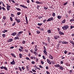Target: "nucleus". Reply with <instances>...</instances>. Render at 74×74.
Returning <instances> with one entry per match:
<instances>
[{"instance_id": "obj_16", "label": "nucleus", "mask_w": 74, "mask_h": 74, "mask_svg": "<svg viewBox=\"0 0 74 74\" xmlns=\"http://www.w3.org/2000/svg\"><path fill=\"white\" fill-rule=\"evenodd\" d=\"M35 3L37 4H42V2H39L38 1H36L35 2Z\"/></svg>"}, {"instance_id": "obj_43", "label": "nucleus", "mask_w": 74, "mask_h": 74, "mask_svg": "<svg viewBox=\"0 0 74 74\" xmlns=\"http://www.w3.org/2000/svg\"><path fill=\"white\" fill-rule=\"evenodd\" d=\"M26 59H27V60H30V58H29L28 57H26Z\"/></svg>"}, {"instance_id": "obj_52", "label": "nucleus", "mask_w": 74, "mask_h": 74, "mask_svg": "<svg viewBox=\"0 0 74 74\" xmlns=\"http://www.w3.org/2000/svg\"><path fill=\"white\" fill-rule=\"evenodd\" d=\"M68 3V2H66L64 3V5H66Z\"/></svg>"}, {"instance_id": "obj_60", "label": "nucleus", "mask_w": 74, "mask_h": 74, "mask_svg": "<svg viewBox=\"0 0 74 74\" xmlns=\"http://www.w3.org/2000/svg\"><path fill=\"white\" fill-rule=\"evenodd\" d=\"M32 64H35V62H34V61H32Z\"/></svg>"}, {"instance_id": "obj_34", "label": "nucleus", "mask_w": 74, "mask_h": 74, "mask_svg": "<svg viewBox=\"0 0 74 74\" xmlns=\"http://www.w3.org/2000/svg\"><path fill=\"white\" fill-rule=\"evenodd\" d=\"M2 10H3L4 11H6V9H5V8H4V7H2Z\"/></svg>"}, {"instance_id": "obj_12", "label": "nucleus", "mask_w": 74, "mask_h": 74, "mask_svg": "<svg viewBox=\"0 0 74 74\" xmlns=\"http://www.w3.org/2000/svg\"><path fill=\"white\" fill-rule=\"evenodd\" d=\"M50 39H51V38L48 37L47 39V41L50 44L51 43V41H50Z\"/></svg>"}, {"instance_id": "obj_41", "label": "nucleus", "mask_w": 74, "mask_h": 74, "mask_svg": "<svg viewBox=\"0 0 74 74\" xmlns=\"http://www.w3.org/2000/svg\"><path fill=\"white\" fill-rule=\"evenodd\" d=\"M10 20L11 22L13 21V19H12V18L11 17H10Z\"/></svg>"}, {"instance_id": "obj_4", "label": "nucleus", "mask_w": 74, "mask_h": 74, "mask_svg": "<svg viewBox=\"0 0 74 74\" xmlns=\"http://www.w3.org/2000/svg\"><path fill=\"white\" fill-rule=\"evenodd\" d=\"M49 59H53V57L52 55H51V54H49Z\"/></svg>"}, {"instance_id": "obj_2", "label": "nucleus", "mask_w": 74, "mask_h": 74, "mask_svg": "<svg viewBox=\"0 0 74 74\" xmlns=\"http://www.w3.org/2000/svg\"><path fill=\"white\" fill-rule=\"evenodd\" d=\"M53 21V17L51 18H50L47 20V22H49V21Z\"/></svg>"}, {"instance_id": "obj_36", "label": "nucleus", "mask_w": 74, "mask_h": 74, "mask_svg": "<svg viewBox=\"0 0 74 74\" xmlns=\"http://www.w3.org/2000/svg\"><path fill=\"white\" fill-rule=\"evenodd\" d=\"M37 50H38V49L37 48H35L34 49V51H36V52H37Z\"/></svg>"}, {"instance_id": "obj_63", "label": "nucleus", "mask_w": 74, "mask_h": 74, "mask_svg": "<svg viewBox=\"0 0 74 74\" xmlns=\"http://www.w3.org/2000/svg\"><path fill=\"white\" fill-rule=\"evenodd\" d=\"M39 66L40 68H42H42H43V67L41 65H40Z\"/></svg>"}, {"instance_id": "obj_10", "label": "nucleus", "mask_w": 74, "mask_h": 74, "mask_svg": "<svg viewBox=\"0 0 74 74\" xmlns=\"http://www.w3.org/2000/svg\"><path fill=\"white\" fill-rule=\"evenodd\" d=\"M47 62L49 64H51V62L50 61V60H49V59H47Z\"/></svg>"}, {"instance_id": "obj_25", "label": "nucleus", "mask_w": 74, "mask_h": 74, "mask_svg": "<svg viewBox=\"0 0 74 74\" xmlns=\"http://www.w3.org/2000/svg\"><path fill=\"white\" fill-rule=\"evenodd\" d=\"M52 15L54 17V16H55L56 15V14H55V13L53 12Z\"/></svg>"}, {"instance_id": "obj_20", "label": "nucleus", "mask_w": 74, "mask_h": 74, "mask_svg": "<svg viewBox=\"0 0 74 74\" xmlns=\"http://www.w3.org/2000/svg\"><path fill=\"white\" fill-rule=\"evenodd\" d=\"M57 18H58V19H60L62 18V16H57Z\"/></svg>"}, {"instance_id": "obj_14", "label": "nucleus", "mask_w": 74, "mask_h": 74, "mask_svg": "<svg viewBox=\"0 0 74 74\" xmlns=\"http://www.w3.org/2000/svg\"><path fill=\"white\" fill-rule=\"evenodd\" d=\"M43 52L46 56H48V54H47V50H44L43 51Z\"/></svg>"}, {"instance_id": "obj_38", "label": "nucleus", "mask_w": 74, "mask_h": 74, "mask_svg": "<svg viewBox=\"0 0 74 74\" xmlns=\"http://www.w3.org/2000/svg\"><path fill=\"white\" fill-rule=\"evenodd\" d=\"M30 52H31V53H34V50H33L32 49H31L30 51Z\"/></svg>"}, {"instance_id": "obj_3", "label": "nucleus", "mask_w": 74, "mask_h": 74, "mask_svg": "<svg viewBox=\"0 0 74 74\" xmlns=\"http://www.w3.org/2000/svg\"><path fill=\"white\" fill-rule=\"evenodd\" d=\"M54 38L55 40H57L58 38H60V36H54Z\"/></svg>"}, {"instance_id": "obj_56", "label": "nucleus", "mask_w": 74, "mask_h": 74, "mask_svg": "<svg viewBox=\"0 0 74 74\" xmlns=\"http://www.w3.org/2000/svg\"><path fill=\"white\" fill-rule=\"evenodd\" d=\"M44 9H45V10H47V9H48V7H45L44 8Z\"/></svg>"}, {"instance_id": "obj_47", "label": "nucleus", "mask_w": 74, "mask_h": 74, "mask_svg": "<svg viewBox=\"0 0 74 74\" xmlns=\"http://www.w3.org/2000/svg\"><path fill=\"white\" fill-rule=\"evenodd\" d=\"M25 19H26V21H28L27 20V16H26V15H25Z\"/></svg>"}, {"instance_id": "obj_8", "label": "nucleus", "mask_w": 74, "mask_h": 74, "mask_svg": "<svg viewBox=\"0 0 74 74\" xmlns=\"http://www.w3.org/2000/svg\"><path fill=\"white\" fill-rule=\"evenodd\" d=\"M11 7V6L10 5H8L7 6L6 8L7 9V11H9L10 10V8Z\"/></svg>"}, {"instance_id": "obj_24", "label": "nucleus", "mask_w": 74, "mask_h": 74, "mask_svg": "<svg viewBox=\"0 0 74 74\" xmlns=\"http://www.w3.org/2000/svg\"><path fill=\"white\" fill-rule=\"evenodd\" d=\"M65 22H66V20L65 19H64V20H63L62 21V23H64Z\"/></svg>"}, {"instance_id": "obj_64", "label": "nucleus", "mask_w": 74, "mask_h": 74, "mask_svg": "<svg viewBox=\"0 0 74 74\" xmlns=\"http://www.w3.org/2000/svg\"><path fill=\"white\" fill-rule=\"evenodd\" d=\"M46 73L47 74H50V73L49 71H46Z\"/></svg>"}, {"instance_id": "obj_13", "label": "nucleus", "mask_w": 74, "mask_h": 74, "mask_svg": "<svg viewBox=\"0 0 74 74\" xmlns=\"http://www.w3.org/2000/svg\"><path fill=\"white\" fill-rule=\"evenodd\" d=\"M59 34L60 35H64V34L61 31H59Z\"/></svg>"}, {"instance_id": "obj_5", "label": "nucleus", "mask_w": 74, "mask_h": 74, "mask_svg": "<svg viewBox=\"0 0 74 74\" xmlns=\"http://www.w3.org/2000/svg\"><path fill=\"white\" fill-rule=\"evenodd\" d=\"M13 60L12 61L10 62V64L13 65L15 64V61H14V59H13Z\"/></svg>"}, {"instance_id": "obj_51", "label": "nucleus", "mask_w": 74, "mask_h": 74, "mask_svg": "<svg viewBox=\"0 0 74 74\" xmlns=\"http://www.w3.org/2000/svg\"><path fill=\"white\" fill-rule=\"evenodd\" d=\"M72 70H70V71L69 72V74H72Z\"/></svg>"}, {"instance_id": "obj_32", "label": "nucleus", "mask_w": 74, "mask_h": 74, "mask_svg": "<svg viewBox=\"0 0 74 74\" xmlns=\"http://www.w3.org/2000/svg\"><path fill=\"white\" fill-rule=\"evenodd\" d=\"M42 58L43 59H44V60H45L46 59V58L44 56H42Z\"/></svg>"}, {"instance_id": "obj_55", "label": "nucleus", "mask_w": 74, "mask_h": 74, "mask_svg": "<svg viewBox=\"0 0 74 74\" xmlns=\"http://www.w3.org/2000/svg\"><path fill=\"white\" fill-rule=\"evenodd\" d=\"M11 16L12 17H14V16H15V15H14L13 14H11Z\"/></svg>"}, {"instance_id": "obj_45", "label": "nucleus", "mask_w": 74, "mask_h": 74, "mask_svg": "<svg viewBox=\"0 0 74 74\" xmlns=\"http://www.w3.org/2000/svg\"><path fill=\"white\" fill-rule=\"evenodd\" d=\"M43 48L44 50V51H47V49H46V47H45L44 46Z\"/></svg>"}, {"instance_id": "obj_31", "label": "nucleus", "mask_w": 74, "mask_h": 74, "mask_svg": "<svg viewBox=\"0 0 74 74\" xmlns=\"http://www.w3.org/2000/svg\"><path fill=\"white\" fill-rule=\"evenodd\" d=\"M16 36H17L18 37H19V36H21V35L19 33V32L18 33H17L16 35Z\"/></svg>"}, {"instance_id": "obj_33", "label": "nucleus", "mask_w": 74, "mask_h": 74, "mask_svg": "<svg viewBox=\"0 0 74 74\" xmlns=\"http://www.w3.org/2000/svg\"><path fill=\"white\" fill-rule=\"evenodd\" d=\"M40 31H44V29H43V28H40Z\"/></svg>"}, {"instance_id": "obj_6", "label": "nucleus", "mask_w": 74, "mask_h": 74, "mask_svg": "<svg viewBox=\"0 0 74 74\" xmlns=\"http://www.w3.org/2000/svg\"><path fill=\"white\" fill-rule=\"evenodd\" d=\"M59 69L60 70H64V68H63L62 66H61L60 65V67H59Z\"/></svg>"}, {"instance_id": "obj_22", "label": "nucleus", "mask_w": 74, "mask_h": 74, "mask_svg": "<svg viewBox=\"0 0 74 74\" xmlns=\"http://www.w3.org/2000/svg\"><path fill=\"white\" fill-rule=\"evenodd\" d=\"M11 55L13 57H14V58H16V56L15 55H14V54L13 53H11Z\"/></svg>"}, {"instance_id": "obj_42", "label": "nucleus", "mask_w": 74, "mask_h": 74, "mask_svg": "<svg viewBox=\"0 0 74 74\" xmlns=\"http://www.w3.org/2000/svg\"><path fill=\"white\" fill-rule=\"evenodd\" d=\"M32 71H33V72L34 73H36V71L34 69H32Z\"/></svg>"}, {"instance_id": "obj_15", "label": "nucleus", "mask_w": 74, "mask_h": 74, "mask_svg": "<svg viewBox=\"0 0 74 74\" xmlns=\"http://www.w3.org/2000/svg\"><path fill=\"white\" fill-rule=\"evenodd\" d=\"M16 32H13L11 34V35L13 36H16Z\"/></svg>"}, {"instance_id": "obj_30", "label": "nucleus", "mask_w": 74, "mask_h": 74, "mask_svg": "<svg viewBox=\"0 0 74 74\" xmlns=\"http://www.w3.org/2000/svg\"><path fill=\"white\" fill-rule=\"evenodd\" d=\"M36 33H37V34H40V31L39 30H37L36 31Z\"/></svg>"}, {"instance_id": "obj_49", "label": "nucleus", "mask_w": 74, "mask_h": 74, "mask_svg": "<svg viewBox=\"0 0 74 74\" xmlns=\"http://www.w3.org/2000/svg\"><path fill=\"white\" fill-rule=\"evenodd\" d=\"M41 63L42 64H44V61H42V60L41 61Z\"/></svg>"}, {"instance_id": "obj_35", "label": "nucleus", "mask_w": 74, "mask_h": 74, "mask_svg": "<svg viewBox=\"0 0 74 74\" xmlns=\"http://www.w3.org/2000/svg\"><path fill=\"white\" fill-rule=\"evenodd\" d=\"M23 31H20L18 33H19V34H20V35H21V34H22V33H23Z\"/></svg>"}, {"instance_id": "obj_40", "label": "nucleus", "mask_w": 74, "mask_h": 74, "mask_svg": "<svg viewBox=\"0 0 74 74\" xmlns=\"http://www.w3.org/2000/svg\"><path fill=\"white\" fill-rule=\"evenodd\" d=\"M21 14V12H18L17 13V15H20Z\"/></svg>"}, {"instance_id": "obj_1", "label": "nucleus", "mask_w": 74, "mask_h": 74, "mask_svg": "<svg viewBox=\"0 0 74 74\" xmlns=\"http://www.w3.org/2000/svg\"><path fill=\"white\" fill-rule=\"evenodd\" d=\"M62 29L64 30H66L67 29H69V26L65 25L64 26L62 27Z\"/></svg>"}, {"instance_id": "obj_29", "label": "nucleus", "mask_w": 74, "mask_h": 74, "mask_svg": "<svg viewBox=\"0 0 74 74\" xmlns=\"http://www.w3.org/2000/svg\"><path fill=\"white\" fill-rule=\"evenodd\" d=\"M3 69H4V70H6V71L8 70V69H7V67H6L5 66H4Z\"/></svg>"}, {"instance_id": "obj_62", "label": "nucleus", "mask_w": 74, "mask_h": 74, "mask_svg": "<svg viewBox=\"0 0 74 74\" xmlns=\"http://www.w3.org/2000/svg\"><path fill=\"white\" fill-rule=\"evenodd\" d=\"M4 67L3 66H2V67H0L1 69H4Z\"/></svg>"}, {"instance_id": "obj_19", "label": "nucleus", "mask_w": 74, "mask_h": 74, "mask_svg": "<svg viewBox=\"0 0 74 74\" xmlns=\"http://www.w3.org/2000/svg\"><path fill=\"white\" fill-rule=\"evenodd\" d=\"M65 64H66L67 66H70V64L69 63H68L67 62H66L65 63Z\"/></svg>"}, {"instance_id": "obj_46", "label": "nucleus", "mask_w": 74, "mask_h": 74, "mask_svg": "<svg viewBox=\"0 0 74 74\" xmlns=\"http://www.w3.org/2000/svg\"><path fill=\"white\" fill-rule=\"evenodd\" d=\"M73 28H74V26H71L70 29H73Z\"/></svg>"}, {"instance_id": "obj_28", "label": "nucleus", "mask_w": 74, "mask_h": 74, "mask_svg": "<svg viewBox=\"0 0 74 74\" xmlns=\"http://www.w3.org/2000/svg\"><path fill=\"white\" fill-rule=\"evenodd\" d=\"M42 23H38V26H42Z\"/></svg>"}, {"instance_id": "obj_57", "label": "nucleus", "mask_w": 74, "mask_h": 74, "mask_svg": "<svg viewBox=\"0 0 74 74\" xmlns=\"http://www.w3.org/2000/svg\"><path fill=\"white\" fill-rule=\"evenodd\" d=\"M25 42H26V41L23 40V44H25Z\"/></svg>"}, {"instance_id": "obj_48", "label": "nucleus", "mask_w": 74, "mask_h": 74, "mask_svg": "<svg viewBox=\"0 0 74 74\" xmlns=\"http://www.w3.org/2000/svg\"><path fill=\"white\" fill-rule=\"evenodd\" d=\"M63 41L62 40H60L58 41V43H62Z\"/></svg>"}, {"instance_id": "obj_23", "label": "nucleus", "mask_w": 74, "mask_h": 74, "mask_svg": "<svg viewBox=\"0 0 74 74\" xmlns=\"http://www.w3.org/2000/svg\"><path fill=\"white\" fill-rule=\"evenodd\" d=\"M2 36H3V38H5V37H6L5 34H2Z\"/></svg>"}, {"instance_id": "obj_17", "label": "nucleus", "mask_w": 74, "mask_h": 74, "mask_svg": "<svg viewBox=\"0 0 74 74\" xmlns=\"http://www.w3.org/2000/svg\"><path fill=\"white\" fill-rule=\"evenodd\" d=\"M60 66V65H59V64H57L55 65V67H59Z\"/></svg>"}, {"instance_id": "obj_21", "label": "nucleus", "mask_w": 74, "mask_h": 74, "mask_svg": "<svg viewBox=\"0 0 74 74\" xmlns=\"http://www.w3.org/2000/svg\"><path fill=\"white\" fill-rule=\"evenodd\" d=\"M19 56L20 58H22V57L23 56V55H22V54L21 53H20L19 54Z\"/></svg>"}, {"instance_id": "obj_9", "label": "nucleus", "mask_w": 74, "mask_h": 74, "mask_svg": "<svg viewBox=\"0 0 74 74\" xmlns=\"http://www.w3.org/2000/svg\"><path fill=\"white\" fill-rule=\"evenodd\" d=\"M62 44H69V42H66L64 41H62Z\"/></svg>"}, {"instance_id": "obj_18", "label": "nucleus", "mask_w": 74, "mask_h": 74, "mask_svg": "<svg viewBox=\"0 0 74 74\" xmlns=\"http://www.w3.org/2000/svg\"><path fill=\"white\" fill-rule=\"evenodd\" d=\"M13 41V39L12 38L9 39L8 40V42H11V41Z\"/></svg>"}, {"instance_id": "obj_11", "label": "nucleus", "mask_w": 74, "mask_h": 74, "mask_svg": "<svg viewBox=\"0 0 74 74\" xmlns=\"http://www.w3.org/2000/svg\"><path fill=\"white\" fill-rule=\"evenodd\" d=\"M15 20H16V21L17 23H19V22H21V20H20V19H18L16 18L15 19Z\"/></svg>"}, {"instance_id": "obj_44", "label": "nucleus", "mask_w": 74, "mask_h": 74, "mask_svg": "<svg viewBox=\"0 0 74 74\" xmlns=\"http://www.w3.org/2000/svg\"><path fill=\"white\" fill-rule=\"evenodd\" d=\"M18 68L19 69V70L20 71H22V69H21V67L18 66Z\"/></svg>"}, {"instance_id": "obj_53", "label": "nucleus", "mask_w": 74, "mask_h": 74, "mask_svg": "<svg viewBox=\"0 0 74 74\" xmlns=\"http://www.w3.org/2000/svg\"><path fill=\"white\" fill-rule=\"evenodd\" d=\"M16 24V22H14L13 24H12V26H14V25H15V24Z\"/></svg>"}, {"instance_id": "obj_61", "label": "nucleus", "mask_w": 74, "mask_h": 74, "mask_svg": "<svg viewBox=\"0 0 74 74\" xmlns=\"http://www.w3.org/2000/svg\"><path fill=\"white\" fill-rule=\"evenodd\" d=\"M34 54L35 55H37V53L36 52V51H34Z\"/></svg>"}, {"instance_id": "obj_59", "label": "nucleus", "mask_w": 74, "mask_h": 74, "mask_svg": "<svg viewBox=\"0 0 74 74\" xmlns=\"http://www.w3.org/2000/svg\"><path fill=\"white\" fill-rule=\"evenodd\" d=\"M47 32L49 33H51V30H48L47 31Z\"/></svg>"}, {"instance_id": "obj_37", "label": "nucleus", "mask_w": 74, "mask_h": 74, "mask_svg": "<svg viewBox=\"0 0 74 74\" xmlns=\"http://www.w3.org/2000/svg\"><path fill=\"white\" fill-rule=\"evenodd\" d=\"M67 53H68V51L66 50H65L64 51V53L65 54H66Z\"/></svg>"}, {"instance_id": "obj_26", "label": "nucleus", "mask_w": 74, "mask_h": 74, "mask_svg": "<svg viewBox=\"0 0 74 74\" xmlns=\"http://www.w3.org/2000/svg\"><path fill=\"white\" fill-rule=\"evenodd\" d=\"M15 8L18 11H21V9H19V8Z\"/></svg>"}, {"instance_id": "obj_39", "label": "nucleus", "mask_w": 74, "mask_h": 74, "mask_svg": "<svg viewBox=\"0 0 74 74\" xmlns=\"http://www.w3.org/2000/svg\"><path fill=\"white\" fill-rule=\"evenodd\" d=\"M70 43L71 44H73V45H74V42L73 41H71L70 42Z\"/></svg>"}, {"instance_id": "obj_27", "label": "nucleus", "mask_w": 74, "mask_h": 74, "mask_svg": "<svg viewBox=\"0 0 74 74\" xmlns=\"http://www.w3.org/2000/svg\"><path fill=\"white\" fill-rule=\"evenodd\" d=\"M19 37H18V36H17L14 38V40H17V39H19Z\"/></svg>"}, {"instance_id": "obj_54", "label": "nucleus", "mask_w": 74, "mask_h": 74, "mask_svg": "<svg viewBox=\"0 0 74 74\" xmlns=\"http://www.w3.org/2000/svg\"><path fill=\"white\" fill-rule=\"evenodd\" d=\"M3 19L5 20L6 19V17L5 16H3Z\"/></svg>"}, {"instance_id": "obj_7", "label": "nucleus", "mask_w": 74, "mask_h": 74, "mask_svg": "<svg viewBox=\"0 0 74 74\" xmlns=\"http://www.w3.org/2000/svg\"><path fill=\"white\" fill-rule=\"evenodd\" d=\"M20 7H23V8H27V7L26 6H25L24 5H20Z\"/></svg>"}, {"instance_id": "obj_58", "label": "nucleus", "mask_w": 74, "mask_h": 74, "mask_svg": "<svg viewBox=\"0 0 74 74\" xmlns=\"http://www.w3.org/2000/svg\"><path fill=\"white\" fill-rule=\"evenodd\" d=\"M37 5V8L38 9H39V7H40V5Z\"/></svg>"}, {"instance_id": "obj_50", "label": "nucleus", "mask_w": 74, "mask_h": 74, "mask_svg": "<svg viewBox=\"0 0 74 74\" xmlns=\"http://www.w3.org/2000/svg\"><path fill=\"white\" fill-rule=\"evenodd\" d=\"M71 10H69L68 13L69 14H71Z\"/></svg>"}]
</instances>
